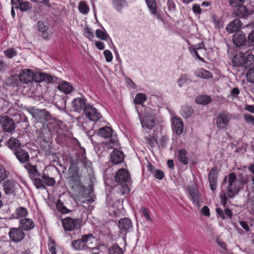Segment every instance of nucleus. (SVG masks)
I'll return each mask as SVG.
<instances>
[{"label":"nucleus","instance_id":"nucleus-1","mask_svg":"<svg viewBox=\"0 0 254 254\" xmlns=\"http://www.w3.org/2000/svg\"><path fill=\"white\" fill-rule=\"evenodd\" d=\"M227 179H228V185L227 193L229 198H233L238 194L240 190L243 188V186L248 182L246 177L240 175L237 177L234 172L230 173L228 178L226 177L224 179V182H226Z\"/></svg>","mask_w":254,"mask_h":254},{"label":"nucleus","instance_id":"nucleus-2","mask_svg":"<svg viewBox=\"0 0 254 254\" xmlns=\"http://www.w3.org/2000/svg\"><path fill=\"white\" fill-rule=\"evenodd\" d=\"M39 177L33 179L34 185L38 189H46L47 186L53 187L56 184L55 179L50 177L48 174L44 173Z\"/></svg>","mask_w":254,"mask_h":254},{"label":"nucleus","instance_id":"nucleus-3","mask_svg":"<svg viewBox=\"0 0 254 254\" xmlns=\"http://www.w3.org/2000/svg\"><path fill=\"white\" fill-rule=\"evenodd\" d=\"M232 116L226 111H222L219 113L216 118V125L217 127L221 130L223 129L228 125L230 121L232 119Z\"/></svg>","mask_w":254,"mask_h":254},{"label":"nucleus","instance_id":"nucleus-4","mask_svg":"<svg viewBox=\"0 0 254 254\" xmlns=\"http://www.w3.org/2000/svg\"><path fill=\"white\" fill-rule=\"evenodd\" d=\"M0 125L2 131L11 133L15 128L16 126L12 118L7 116H2L0 119Z\"/></svg>","mask_w":254,"mask_h":254},{"label":"nucleus","instance_id":"nucleus-5","mask_svg":"<svg viewBox=\"0 0 254 254\" xmlns=\"http://www.w3.org/2000/svg\"><path fill=\"white\" fill-rule=\"evenodd\" d=\"M36 73L29 69H24L22 70L18 75V80L20 83L22 84H27L35 80Z\"/></svg>","mask_w":254,"mask_h":254},{"label":"nucleus","instance_id":"nucleus-6","mask_svg":"<svg viewBox=\"0 0 254 254\" xmlns=\"http://www.w3.org/2000/svg\"><path fill=\"white\" fill-rule=\"evenodd\" d=\"M8 236L11 241L14 243H19L24 239L25 233L19 227L18 228H10L9 230Z\"/></svg>","mask_w":254,"mask_h":254},{"label":"nucleus","instance_id":"nucleus-7","mask_svg":"<svg viewBox=\"0 0 254 254\" xmlns=\"http://www.w3.org/2000/svg\"><path fill=\"white\" fill-rule=\"evenodd\" d=\"M140 122L142 127L144 128H152L156 125V119L154 115L149 114V111L141 118Z\"/></svg>","mask_w":254,"mask_h":254},{"label":"nucleus","instance_id":"nucleus-8","mask_svg":"<svg viewBox=\"0 0 254 254\" xmlns=\"http://www.w3.org/2000/svg\"><path fill=\"white\" fill-rule=\"evenodd\" d=\"M115 180L119 184L129 183L130 177L129 172L124 169H119L115 176Z\"/></svg>","mask_w":254,"mask_h":254},{"label":"nucleus","instance_id":"nucleus-9","mask_svg":"<svg viewBox=\"0 0 254 254\" xmlns=\"http://www.w3.org/2000/svg\"><path fill=\"white\" fill-rule=\"evenodd\" d=\"M58 78L55 76H51L48 74L42 72H37L35 75V82H41L44 81L47 83H54L57 82Z\"/></svg>","mask_w":254,"mask_h":254},{"label":"nucleus","instance_id":"nucleus-10","mask_svg":"<svg viewBox=\"0 0 254 254\" xmlns=\"http://www.w3.org/2000/svg\"><path fill=\"white\" fill-rule=\"evenodd\" d=\"M84 112L86 117L91 121L96 122L101 117L97 110L90 105H86Z\"/></svg>","mask_w":254,"mask_h":254},{"label":"nucleus","instance_id":"nucleus-11","mask_svg":"<svg viewBox=\"0 0 254 254\" xmlns=\"http://www.w3.org/2000/svg\"><path fill=\"white\" fill-rule=\"evenodd\" d=\"M77 162H81L83 164L85 169L86 170L89 178L91 179L93 176V169L91 162L87 159L84 153L78 156Z\"/></svg>","mask_w":254,"mask_h":254},{"label":"nucleus","instance_id":"nucleus-12","mask_svg":"<svg viewBox=\"0 0 254 254\" xmlns=\"http://www.w3.org/2000/svg\"><path fill=\"white\" fill-rule=\"evenodd\" d=\"M208 180L210 188L212 190H215L217 188L218 180V171L217 167H213L208 174Z\"/></svg>","mask_w":254,"mask_h":254},{"label":"nucleus","instance_id":"nucleus-13","mask_svg":"<svg viewBox=\"0 0 254 254\" xmlns=\"http://www.w3.org/2000/svg\"><path fill=\"white\" fill-rule=\"evenodd\" d=\"M78 223L77 219L66 217L62 220V225L65 231H71L75 229Z\"/></svg>","mask_w":254,"mask_h":254},{"label":"nucleus","instance_id":"nucleus-14","mask_svg":"<svg viewBox=\"0 0 254 254\" xmlns=\"http://www.w3.org/2000/svg\"><path fill=\"white\" fill-rule=\"evenodd\" d=\"M234 7L237 8L234 10V13L239 18L247 19L249 15L252 14L250 10L248 9L244 4H240L238 7Z\"/></svg>","mask_w":254,"mask_h":254},{"label":"nucleus","instance_id":"nucleus-15","mask_svg":"<svg viewBox=\"0 0 254 254\" xmlns=\"http://www.w3.org/2000/svg\"><path fill=\"white\" fill-rule=\"evenodd\" d=\"M85 239V250L86 249H92L93 251L98 250V244L96 239L91 234L84 235Z\"/></svg>","mask_w":254,"mask_h":254},{"label":"nucleus","instance_id":"nucleus-16","mask_svg":"<svg viewBox=\"0 0 254 254\" xmlns=\"http://www.w3.org/2000/svg\"><path fill=\"white\" fill-rule=\"evenodd\" d=\"M172 126L174 130L178 135H181L184 131V123L182 119L175 116L172 119Z\"/></svg>","mask_w":254,"mask_h":254},{"label":"nucleus","instance_id":"nucleus-17","mask_svg":"<svg viewBox=\"0 0 254 254\" xmlns=\"http://www.w3.org/2000/svg\"><path fill=\"white\" fill-rule=\"evenodd\" d=\"M19 227L23 231H30L35 227V223L31 219L24 218L19 220Z\"/></svg>","mask_w":254,"mask_h":254},{"label":"nucleus","instance_id":"nucleus-18","mask_svg":"<svg viewBox=\"0 0 254 254\" xmlns=\"http://www.w3.org/2000/svg\"><path fill=\"white\" fill-rule=\"evenodd\" d=\"M13 153L20 163H26L29 161L30 156L29 153L25 150L20 148V149H17Z\"/></svg>","mask_w":254,"mask_h":254},{"label":"nucleus","instance_id":"nucleus-19","mask_svg":"<svg viewBox=\"0 0 254 254\" xmlns=\"http://www.w3.org/2000/svg\"><path fill=\"white\" fill-rule=\"evenodd\" d=\"M124 160V153L119 150H114L110 156V161L114 164H118Z\"/></svg>","mask_w":254,"mask_h":254},{"label":"nucleus","instance_id":"nucleus-20","mask_svg":"<svg viewBox=\"0 0 254 254\" xmlns=\"http://www.w3.org/2000/svg\"><path fill=\"white\" fill-rule=\"evenodd\" d=\"M243 25L242 21L239 19H236L230 22L226 27V30L233 33L239 31Z\"/></svg>","mask_w":254,"mask_h":254},{"label":"nucleus","instance_id":"nucleus-21","mask_svg":"<svg viewBox=\"0 0 254 254\" xmlns=\"http://www.w3.org/2000/svg\"><path fill=\"white\" fill-rule=\"evenodd\" d=\"M38 31L41 33V36L45 39H48L51 36V33L49 32L48 26L42 21H39L37 24Z\"/></svg>","mask_w":254,"mask_h":254},{"label":"nucleus","instance_id":"nucleus-22","mask_svg":"<svg viewBox=\"0 0 254 254\" xmlns=\"http://www.w3.org/2000/svg\"><path fill=\"white\" fill-rule=\"evenodd\" d=\"M86 106L85 100L83 98L74 99L72 102V107L73 110L76 112H80L83 110H84Z\"/></svg>","mask_w":254,"mask_h":254},{"label":"nucleus","instance_id":"nucleus-23","mask_svg":"<svg viewBox=\"0 0 254 254\" xmlns=\"http://www.w3.org/2000/svg\"><path fill=\"white\" fill-rule=\"evenodd\" d=\"M17 183L13 180H8L3 184V188L6 194H12L15 191Z\"/></svg>","mask_w":254,"mask_h":254},{"label":"nucleus","instance_id":"nucleus-24","mask_svg":"<svg viewBox=\"0 0 254 254\" xmlns=\"http://www.w3.org/2000/svg\"><path fill=\"white\" fill-rule=\"evenodd\" d=\"M118 224L122 233H126L127 231L132 227V222L131 220L127 218L120 219Z\"/></svg>","mask_w":254,"mask_h":254},{"label":"nucleus","instance_id":"nucleus-25","mask_svg":"<svg viewBox=\"0 0 254 254\" xmlns=\"http://www.w3.org/2000/svg\"><path fill=\"white\" fill-rule=\"evenodd\" d=\"M51 114L46 109H39L36 120L40 123L48 122L51 119Z\"/></svg>","mask_w":254,"mask_h":254},{"label":"nucleus","instance_id":"nucleus-26","mask_svg":"<svg viewBox=\"0 0 254 254\" xmlns=\"http://www.w3.org/2000/svg\"><path fill=\"white\" fill-rule=\"evenodd\" d=\"M85 239L84 235H82L80 239L73 240L71 242L72 248L77 251H83L85 250Z\"/></svg>","mask_w":254,"mask_h":254},{"label":"nucleus","instance_id":"nucleus-27","mask_svg":"<svg viewBox=\"0 0 254 254\" xmlns=\"http://www.w3.org/2000/svg\"><path fill=\"white\" fill-rule=\"evenodd\" d=\"M28 210L27 208L23 206H19L16 208L12 214V217L14 219L24 218L28 215Z\"/></svg>","mask_w":254,"mask_h":254},{"label":"nucleus","instance_id":"nucleus-28","mask_svg":"<svg viewBox=\"0 0 254 254\" xmlns=\"http://www.w3.org/2000/svg\"><path fill=\"white\" fill-rule=\"evenodd\" d=\"M233 41L234 44L237 46H241L245 43L247 45V39L245 34L237 33L233 36Z\"/></svg>","mask_w":254,"mask_h":254},{"label":"nucleus","instance_id":"nucleus-29","mask_svg":"<svg viewBox=\"0 0 254 254\" xmlns=\"http://www.w3.org/2000/svg\"><path fill=\"white\" fill-rule=\"evenodd\" d=\"M189 192L191 200L196 204L200 200V195L197 189L193 186L188 187Z\"/></svg>","mask_w":254,"mask_h":254},{"label":"nucleus","instance_id":"nucleus-30","mask_svg":"<svg viewBox=\"0 0 254 254\" xmlns=\"http://www.w3.org/2000/svg\"><path fill=\"white\" fill-rule=\"evenodd\" d=\"M9 148L14 152L17 149L20 148L21 143L20 141L15 137H10L6 142Z\"/></svg>","mask_w":254,"mask_h":254},{"label":"nucleus","instance_id":"nucleus-31","mask_svg":"<svg viewBox=\"0 0 254 254\" xmlns=\"http://www.w3.org/2000/svg\"><path fill=\"white\" fill-rule=\"evenodd\" d=\"M58 89L60 91L64 94L70 93L73 90L72 85L67 81H64L58 86Z\"/></svg>","mask_w":254,"mask_h":254},{"label":"nucleus","instance_id":"nucleus-32","mask_svg":"<svg viewBox=\"0 0 254 254\" xmlns=\"http://www.w3.org/2000/svg\"><path fill=\"white\" fill-rule=\"evenodd\" d=\"M232 62L235 66L244 67L245 55L241 53L235 55L233 59Z\"/></svg>","mask_w":254,"mask_h":254},{"label":"nucleus","instance_id":"nucleus-33","mask_svg":"<svg viewBox=\"0 0 254 254\" xmlns=\"http://www.w3.org/2000/svg\"><path fill=\"white\" fill-rule=\"evenodd\" d=\"M177 157L180 162L183 165H187L189 158L187 156V151L185 149H181L178 151Z\"/></svg>","mask_w":254,"mask_h":254},{"label":"nucleus","instance_id":"nucleus-34","mask_svg":"<svg viewBox=\"0 0 254 254\" xmlns=\"http://www.w3.org/2000/svg\"><path fill=\"white\" fill-rule=\"evenodd\" d=\"M98 134L104 138L113 137V130L109 127H104L98 130Z\"/></svg>","mask_w":254,"mask_h":254},{"label":"nucleus","instance_id":"nucleus-35","mask_svg":"<svg viewBox=\"0 0 254 254\" xmlns=\"http://www.w3.org/2000/svg\"><path fill=\"white\" fill-rule=\"evenodd\" d=\"M24 168L27 170L30 176L33 179L36 176H40V174L38 172L36 166L32 165L30 163H27L24 165Z\"/></svg>","mask_w":254,"mask_h":254},{"label":"nucleus","instance_id":"nucleus-36","mask_svg":"<svg viewBox=\"0 0 254 254\" xmlns=\"http://www.w3.org/2000/svg\"><path fill=\"white\" fill-rule=\"evenodd\" d=\"M193 112V110L192 108L188 105L182 106L180 111L181 115L185 119L190 118L192 115Z\"/></svg>","mask_w":254,"mask_h":254},{"label":"nucleus","instance_id":"nucleus-37","mask_svg":"<svg viewBox=\"0 0 254 254\" xmlns=\"http://www.w3.org/2000/svg\"><path fill=\"white\" fill-rule=\"evenodd\" d=\"M216 211L218 215L223 219L231 218L233 214L231 210L229 208H225L223 211L221 208H217Z\"/></svg>","mask_w":254,"mask_h":254},{"label":"nucleus","instance_id":"nucleus-38","mask_svg":"<svg viewBox=\"0 0 254 254\" xmlns=\"http://www.w3.org/2000/svg\"><path fill=\"white\" fill-rule=\"evenodd\" d=\"M254 67V56L248 54L245 57L244 68L246 69Z\"/></svg>","mask_w":254,"mask_h":254},{"label":"nucleus","instance_id":"nucleus-39","mask_svg":"<svg viewBox=\"0 0 254 254\" xmlns=\"http://www.w3.org/2000/svg\"><path fill=\"white\" fill-rule=\"evenodd\" d=\"M32 8V6L31 3L28 1H21L19 3L18 5H16L15 8H19L21 11L25 12L27 11Z\"/></svg>","mask_w":254,"mask_h":254},{"label":"nucleus","instance_id":"nucleus-40","mask_svg":"<svg viewBox=\"0 0 254 254\" xmlns=\"http://www.w3.org/2000/svg\"><path fill=\"white\" fill-rule=\"evenodd\" d=\"M211 101L210 97L207 95H199L195 99L197 104L205 105L209 103Z\"/></svg>","mask_w":254,"mask_h":254},{"label":"nucleus","instance_id":"nucleus-41","mask_svg":"<svg viewBox=\"0 0 254 254\" xmlns=\"http://www.w3.org/2000/svg\"><path fill=\"white\" fill-rule=\"evenodd\" d=\"M191 82V79L189 77L188 75L186 74H182L179 79L178 80L177 83L180 87L183 86V85L186 83L188 84Z\"/></svg>","mask_w":254,"mask_h":254},{"label":"nucleus","instance_id":"nucleus-42","mask_svg":"<svg viewBox=\"0 0 254 254\" xmlns=\"http://www.w3.org/2000/svg\"><path fill=\"white\" fill-rule=\"evenodd\" d=\"M19 83L18 75H17L10 76L6 80V84L8 85H12L13 87L18 86Z\"/></svg>","mask_w":254,"mask_h":254},{"label":"nucleus","instance_id":"nucleus-43","mask_svg":"<svg viewBox=\"0 0 254 254\" xmlns=\"http://www.w3.org/2000/svg\"><path fill=\"white\" fill-rule=\"evenodd\" d=\"M196 75L197 77L205 79H208L212 77L211 73L203 68H201L197 71L196 72Z\"/></svg>","mask_w":254,"mask_h":254},{"label":"nucleus","instance_id":"nucleus-44","mask_svg":"<svg viewBox=\"0 0 254 254\" xmlns=\"http://www.w3.org/2000/svg\"><path fill=\"white\" fill-rule=\"evenodd\" d=\"M147 99L146 95L144 93H138L136 95L133 102L135 104H142Z\"/></svg>","mask_w":254,"mask_h":254},{"label":"nucleus","instance_id":"nucleus-45","mask_svg":"<svg viewBox=\"0 0 254 254\" xmlns=\"http://www.w3.org/2000/svg\"><path fill=\"white\" fill-rule=\"evenodd\" d=\"M109 254H124L123 250L117 245L114 244L109 249Z\"/></svg>","mask_w":254,"mask_h":254},{"label":"nucleus","instance_id":"nucleus-46","mask_svg":"<svg viewBox=\"0 0 254 254\" xmlns=\"http://www.w3.org/2000/svg\"><path fill=\"white\" fill-rule=\"evenodd\" d=\"M146 4L152 14H156V4L155 0H145Z\"/></svg>","mask_w":254,"mask_h":254},{"label":"nucleus","instance_id":"nucleus-47","mask_svg":"<svg viewBox=\"0 0 254 254\" xmlns=\"http://www.w3.org/2000/svg\"><path fill=\"white\" fill-rule=\"evenodd\" d=\"M128 183L120 184L119 188V192L121 195H125L127 194L130 191V188L129 187Z\"/></svg>","mask_w":254,"mask_h":254},{"label":"nucleus","instance_id":"nucleus-48","mask_svg":"<svg viewBox=\"0 0 254 254\" xmlns=\"http://www.w3.org/2000/svg\"><path fill=\"white\" fill-rule=\"evenodd\" d=\"M113 3L115 8L120 12L126 2L124 0H114Z\"/></svg>","mask_w":254,"mask_h":254},{"label":"nucleus","instance_id":"nucleus-49","mask_svg":"<svg viewBox=\"0 0 254 254\" xmlns=\"http://www.w3.org/2000/svg\"><path fill=\"white\" fill-rule=\"evenodd\" d=\"M103 30L97 29L96 30V36L98 39L106 40L108 38V34L104 28Z\"/></svg>","mask_w":254,"mask_h":254},{"label":"nucleus","instance_id":"nucleus-50","mask_svg":"<svg viewBox=\"0 0 254 254\" xmlns=\"http://www.w3.org/2000/svg\"><path fill=\"white\" fill-rule=\"evenodd\" d=\"M56 207L58 210L62 213L65 214L69 212V210L64 205L63 202L61 200H58Z\"/></svg>","mask_w":254,"mask_h":254},{"label":"nucleus","instance_id":"nucleus-51","mask_svg":"<svg viewBox=\"0 0 254 254\" xmlns=\"http://www.w3.org/2000/svg\"><path fill=\"white\" fill-rule=\"evenodd\" d=\"M4 56L8 58L11 59L17 55V52L13 48H9L4 51Z\"/></svg>","mask_w":254,"mask_h":254},{"label":"nucleus","instance_id":"nucleus-52","mask_svg":"<svg viewBox=\"0 0 254 254\" xmlns=\"http://www.w3.org/2000/svg\"><path fill=\"white\" fill-rule=\"evenodd\" d=\"M79 11L83 14H87L89 11L88 6L83 1L80 2L78 5Z\"/></svg>","mask_w":254,"mask_h":254},{"label":"nucleus","instance_id":"nucleus-53","mask_svg":"<svg viewBox=\"0 0 254 254\" xmlns=\"http://www.w3.org/2000/svg\"><path fill=\"white\" fill-rule=\"evenodd\" d=\"M244 119L246 124L254 126V116L248 113L244 114Z\"/></svg>","mask_w":254,"mask_h":254},{"label":"nucleus","instance_id":"nucleus-54","mask_svg":"<svg viewBox=\"0 0 254 254\" xmlns=\"http://www.w3.org/2000/svg\"><path fill=\"white\" fill-rule=\"evenodd\" d=\"M246 77L249 82L254 83V67L249 69L246 74Z\"/></svg>","mask_w":254,"mask_h":254},{"label":"nucleus","instance_id":"nucleus-55","mask_svg":"<svg viewBox=\"0 0 254 254\" xmlns=\"http://www.w3.org/2000/svg\"><path fill=\"white\" fill-rule=\"evenodd\" d=\"M247 40V45L249 47L254 46V29L249 34Z\"/></svg>","mask_w":254,"mask_h":254},{"label":"nucleus","instance_id":"nucleus-56","mask_svg":"<svg viewBox=\"0 0 254 254\" xmlns=\"http://www.w3.org/2000/svg\"><path fill=\"white\" fill-rule=\"evenodd\" d=\"M26 111L32 115L33 118L36 120L39 109H36L33 107H29L26 108Z\"/></svg>","mask_w":254,"mask_h":254},{"label":"nucleus","instance_id":"nucleus-57","mask_svg":"<svg viewBox=\"0 0 254 254\" xmlns=\"http://www.w3.org/2000/svg\"><path fill=\"white\" fill-rule=\"evenodd\" d=\"M117 139L116 138H112L110 139L109 141L106 142L105 143V145L106 147L108 149L113 148L115 145V144L117 143Z\"/></svg>","mask_w":254,"mask_h":254},{"label":"nucleus","instance_id":"nucleus-58","mask_svg":"<svg viewBox=\"0 0 254 254\" xmlns=\"http://www.w3.org/2000/svg\"><path fill=\"white\" fill-rule=\"evenodd\" d=\"M79 170L78 167L76 163L72 162L69 166V171L70 173H72L73 175H75L77 174Z\"/></svg>","mask_w":254,"mask_h":254},{"label":"nucleus","instance_id":"nucleus-59","mask_svg":"<svg viewBox=\"0 0 254 254\" xmlns=\"http://www.w3.org/2000/svg\"><path fill=\"white\" fill-rule=\"evenodd\" d=\"M245 0H228L229 4L233 7H238L240 4H244Z\"/></svg>","mask_w":254,"mask_h":254},{"label":"nucleus","instance_id":"nucleus-60","mask_svg":"<svg viewBox=\"0 0 254 254\" xmlns=\"http://www.w3.org/2000/svg\"><path fill=\"white\" fill-rule=\"evenodd\" d=\"M141 211H142V214L146 219V220L148 222H151L152 219L150 216L148 210L146 208L142 207L141 209Z\"/></svg>","mask_w":254,"mask_h":254},{"label":"nucleus","instance_id":"nucleus-61","mask_svg":"<svg viewBox=\"0 0 254 254\" xmlns=\"http://www.w3.org/2000/svg\"><path fill=\"white\" fill-rule=\"evenodd\" d=\"M7 177V172L4 167L0 165V181H3Z\"/></svg>","mask_w":254,"mask_h":254},{"label":"nucleus","instance_id":"nucleus-62","mask_svg":"<svg viewBox=\"0 0 254 254\" xmlns=\"http://www.w3.org/2000/svg\"><path fill=\"white\" fill-rule=\"evenodd\" d=\"M154 177L158 180H162L164 177V172L160 169H156L153 174Z\"/></svg>","mask_w":254,"mask_h":254},{"label":"nucleus","instance_id":"nucleus-63","mask_svg":"<svg viewBox=\"0 0 254 254\" xmlns=\"http://www.w3.org/2000/svg\"><path fill=\"white\" fill-rule=\"evenodd\" d=\"M85 35L87 38H88L90 40H92V38H94V33L92 31V29L87 27L84 30Z\"/></svg>","mask_w":254,"mask_h":254},{"label":"nucleus","instance_id":"nucleus-64","mask_svg":"<svg viewBox=\"0 0 254 254\" xmlns=\"http://www.w3.org/2000/svg\"><path fill=\"white\" fill-rule=\"evenodd\" d=\"M104 55L107 62H110L113 59V55L110 51L107 50L104 51Z\"/></svg>","mask_w":254,"mask_h":254}]
</instances>
